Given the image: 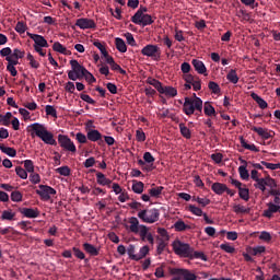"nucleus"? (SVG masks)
<instances>
[{
    "label": "nucleus",
    "mask_w": 280,
    "mask_h": 280,
    "mask_svg": "<svg viewBox=\"0 0 280 280\" xmlns=\"http://www.w3.org/2000/svg\"><path fill=\"white\" fill-rule=\"evenodd\" d=\"M231 185L238 188L240 199L244 200L245 202L249 201V189L243 187L242 183L233 178H231Z\"/></svg>",
    "instance_id": "14"
},
{
    "label": "nucleus",
    "mask_w": 280,
    "mask_h": 280,
    "mask_svg": "<svg viewBox=\"0 0 280 280\" xmlns=\"http://www.w3.org/2000/svg\"><path fill=\"white\" fill-rule=\"evenodd\" d=\"M250 170H253V162H244V164L238 167V174L240 176H250V174H248Z\"/></svg>",
    "instance_id": "24"
},
{
    "label": "nucleus",
    "mask_w": 280,
    "mask_h": 280,
    "mask_svg": "<svg viewBox=\"0 0 280 280\" xmlns=\"http://www.w3.org/2000/svg\"><path fill=\"white\" fill-rule=\"evenodd\" d=\"M173 250H175L176 255L184 258L191 257V253H194V249L189 246V244H184L180 241H175V243H173Z\"/></svg>",
    "instance_id": "7"
},
{
    "label": "nucleus",
    "mask_w": 280,
    "mask_h": 280,
    "mask_svg": "<svg viewBox=\"0 0 280 280\" xmlns=\"http://www.w3.org/2000/svg\"><path fill=\"white\" fill-rule=\"evenodd\" d=\"M27 30V25H25V23L23 22H18L15 25V32H18V34H25V31Z\"/></svg>",
    "instance_id": "50"
},
{
    "label": "nucleus",
    "mask_w": 280,
    "mask_h": 280,
    "mask_svg": "<svg viewBox=\"0 0 280 280\" xmlns=\"http://www.w3.org/2000/svg\"><path fill=\"white\" fill-rule=\"evenodd\" d=\"M161 95H166V97H176L178 95V90L173 86H163L160 90Z\"/></svg>",
    "instance_id": "22"
},
{
    "label": "nucleus",
    "mask_w": 280,
    "mask_h": 280,
    "mask_svg": "<svg viewBox=\"0 0 280 280\" xmlns=\"http://www.w3.org/2000/svg\"><path fill=\"white\" fill-rule=\"evenodd\" d=\"M191 65L199 75H207V66H205V62L199 59H192Z\"/></svg>",
    "instance_id": "18"
},
{
    "label": "nucleus",
    "mask_w": 280,
    "mask_h": 280,
    "mask_svg": "<svg viewBox=\"0 0 280 280\" xmlns=\"http://www.w3.org/2000/svg\"><path fill=\"white\" fill-rule=\"evenodd\" d=\"M45 110L46 115H49L50 117H58V112L54 108V106L46 105Z\"/></svg>",
    "instance_id": "52"
},
{
    "label": "nucleus",
    "mask_w": 280,
    "mask_h": 280,
    "mask_svg": "<svg viewBox=\"0 0 280 280\" xmlns=\"http://www.w3.org/2000/svg\"><path fill=\"white\" fill-rule=\"evenodd\" d=\"M168 273L173 277L171 280H200L199 276L188 269L168 268Z\"/></svg>",
    "instance_id": "5"
},
{
    "label": "nucleus",
    "mask_w": 280,
    "mask_h": 280,
    "mask_svg": "<svg viewBox=\"0 0 280 280\" xmlns=\"http://www.w3.org/2000/svg\"><path fill=\"white\" fill-rule=\"evenodd\" d=\"M194 91H200L202 89V81L199 77L196 78V80L191 83Z\"/></svg>",
    "instance_id": "63"
},
{
    "label": "nucleus",
    "mask_w": 280,
    "mask_h": 280,
    "mask_svg": "<svg viewBox=\"0 0 280 280\" xmlns=\"http://www.w3.org/2000/svg\"><path fill=\"white\" fill-rule=\"evenodd\" d=\"M116 49L120 51V54H126L128 51V47L126 46V42L121 37L115 38Z\"/></svg>",
    "instance_id": "27"
},
{
    "label": "nucleus",
    "mask_w": 280,
    "mask_h": 280,
    "mask_svg": "<svg viewBox=\"0 0 280 280\" xmlns=\"http://www.w3.org/2000/svg\"><path fill=\"white\" fill-rule=\"evenodd\" d=\"M279 211H280V206L279 205L269 202L268 203V209L264 210L262 215H264V218L271 219L272 214H275Z\"/></svg>",
    "instance_id": "19"
},
{
    "label": "nucleus",
    "mask_w": 280,
    "mask_h": 280,
    "mask_svg": "<svg viewBox=\"0 0 280 280\" xmlns=\"http://www.w3.org/2000/svg\"><path fill=\"white\" fill-rule=\"evenodd\" d=\"M0 150L1 152H3V154H7L8 156H16V151L14 150V148L5 147V144L3 143L0 144Z\"/></svg>",
    "instance_id": "35"
},
{
    "label": "nucleus",
    "mask_w": 280,
    "mask_h": 280,
    "mask_svg": "<svg viewBox=\"0 0 280 280\" xmlns=\"http://www.w3.org/2000/svg\"><path fill=\"white\" fill-rule=\"evenodd\" d=\"M219 248H221V250L229 253V254H233L235 252L234 247L229 244H221V245H219Z\"/></svg>",
    "instance_id": "58"
},
{
    "label": "nucleus",
    "mask_w": 280,
    "mask_h": 280,
    "mask_svg": "<svg viewBox=\"0 0 280 280\" xmlns=\"http://www.w3.org/2000/svg\"><path fill=\"white\" fill-rule=\"evenodd\" d=\"M0 56H2V58L11 57L12 56V48H10V47L2 48L0 50Z\"/></svg>",
    "instance_id": "60"
},
{
    "label": "nucleus",
    "mask_w": 280,
    "mask_h": 280,
    "mask_svg": "<svg viewBox=\"0 0 280 280\" xmlns=\"http://www.w3.org/2000/svg\"><path fill=\"white\" fill-rule=\"evenodd\" d=\"M188 258L191 259H200L201 261H208L207 255H205V253L202 252H194L191 253V256H189Z\"/></svg>",
    "instance_id": "41"
},
{
    "label": "nucleus",
    "mask_w": 280,
    "mask_h": 280,
    "mask_svg": "<svg viewBox=\"0 0 280 280\" xmlns=\"http://www.w3.org/2000/svg\"><path fill=\"white\" fill-rule=\"evenodd\" d=\"M252 130L253 132H257V135L265 140L272 139V137H275V131H270L261 127H252Z\"/></svg>",
    "instance_id": "17"
},
{
    "label": "nucleus",
    "mask_w": 280,
    "mask_h": 280,
    "mask_svg": "<svg viewBox=\"0 0 280 280\" xmlns=\"http://www.w3.org/2000/svg\"><path fill=\"white\" fill-rule=\"evenodd\" d=\"M234 213L247 214V213H249V208L241 206V205H235Z\"/></svg>",
    "instance_id": "47"
},
{
    "label": "nucleus",
    "mask_w": 280,
    "mask_h": 280,
    "mask_svg": "<svg viewBox=\"0 0 280 280\" xmlns=\"http://www.w3.org/2000/svg\"><path fill=\"white\" fill-rule=\"evenodd\" d=\"M230 190L225 184L215 183L212 184V191L215 192V195L221 196L225 194V191Z\"/></svg>",
    "instance_id": "25"
},
{
    "label": "nucleus",
    "mask_w": 280,
    "mask_h": 280,
    "mask_svg": "<svg viewBox=\"0 0 280 280\" xmlns=\"http://www.w3.org/2000/svg\"><path fill=\"white\" fill-rule=\"evenodd\" d=\"M143 187H144L143 183L133 180V183L131 184V191L136 194H142Z\"/></svg>",
    "instance_id": "38"
},
{
    "label": "nucleus",
    "mask_w": 280,
    "mask_h": 280,
    "mask_svg": "<svg viewBox=\"0 0 280 280\" xmlns=\"http://www.w3.org/2000/svg\"><path fill=\"white\" fill-rule=\"evenodd\" d=\"M26 35L34 40L35 45L34 47H49V44L47 43V39L43 35L33 34L27 32Z\"/></svg>",
    "instance_id": "16"
},
{
    "label": "nucleus",
    "mask_w": 280,
    "mask_h": 280,
    "mask_svg": "<svg viewBox=\"0 0 280 280\" xmlns=\"http://www.w3.org/2000/svg\"><path fill=\"white\" fill-rule=\"evenodd\" d=\"M261 165H264V167H266L267 170H280V164H273V163H268V162H261Z\"/></svg>",
    "instance_id": "59"
},
{
    "label": "nucleus",
    "mask_w": 280,
    "mask_h": 280,
    "mask_svg": "<svg viewBox=\"0 0 280 280\" xmlns=\"http://www.w3.org/2000/svg\"><path fill=\"white\" fill-rule=\"evenodd\" d=\"M80 98L83 102H86V104H91L92 106H95L96 102L92 97H90L88 94H80Z\"/></svg>",
    "instance_id": "57"
},
{
    "label": "nucleus",
    "mask_w": 280,
    "mask_h": 280,
    "mask_svg": "<svg viewBox=\"0 0 280 280\" xmlns=\"http://www.w3.org/2000/svg\"><path fill=\"white\" fill-rule=\"evenodd\" d=\"M75 25L80 27V30H95V27H97L95 21L88 18L78 19Z\"/></svg>",
    "instance_id": "15"
},
{
    "label": "nucleus",
    "mask_w": 280,
    "mask_h": 280,
    "mask_svg": "<svg viewBox=\"0 0 280 280\" xmlns=\"http://www.w3.org/2000/svg\"><path fill=\"white\" fill-rule=\"evenodd\" d=\"M125 38H126L128 45H130L131 47H135V45H137V42L135 40V36H132L131 33L125 34Z\"/></svg>",
    "instance_id": "61"
},
{
    "label": "nucleus",
    "mask_w": 280,
    "mask_h": 280,
    "mask_svg": "<svg viewBox=\"0 0 280 280\" xmlns=\"http://www.w3.org/2000/svg\"><path fill=\"white\" fill-rule=\"evenodd\" d=\"M240 141H241L242 148H244L245 150H249L250 152H259V148H257V145H255L254 143L248 144V142L244 139V137H241Z\"/></svg>",
    "instance_id": "28"
},
{
    "label": "nucleus",
    "mask_w": 280,
    "mask_h": 280,
    "mask_svg": "<svg viewBox=\"0 0 280 280\" xmlns=\"http://www.w3.org/2000/svg\"><path fill=\"white\" fill-rule=\"evenodd\" d=\"M252 100H254V102H256V104H258L259 108H261L262 110L268 108V103L261 98L259 95H257V93L253 92L250 94Z\"/></svg>",
    "instance_id": "26"
},
{
    "label": "nucleus",
    "mask_w": 280,
    "mask_h": 280,
    "mask_svg": "<svg viewBox=\"0 0 280 280\" xmlns=\"http://www.w3.org/2000/svg\"><path fill=\"white\" fill-rule=\"evenodd\" d=\"M250 178H253V180L256 182V184L254 186H255V188L260 189V191H265L266 187H275L276 186V182L270 177L258 178V177L254 176Z\"/></svg>",
    "instance_id": "13"
},
{
    "label": "nucleus",
    "mask_w": 280,
    "mask_h": 280,
    "mask_svg": "<svg viewBox=\"0 0 280 280\" xmlns=\"http://www.w3.org/2000/svg\"><path fill=\"white\" fill-rule=\"evenodd\" d=\"M265 252H266V247L264 246L253 247V249H250V255L257 256V255H261Z\"/></svg>",
    "instance_id": "55"
},
{
    "label": "nucleus",
    "mask_w": 280,
    "mask_h": 280,
    "mask_svg": "<svg viewBox=\"0 0 280 280\" xmlns=\"http://www.w3.org/2000/svg\"><path fill=\"white\" fill-rule=\"evenodd\" d=\"M10 119H12V113L8 112L4 116L0 114V124H2V126H8Z\"/></svg>",
    "instance_id": "44"
},
{
    "label": "nucleus",
    "mask_w": 280,
    "mask_h": 280,
    "mask_svg": "<svg viewBox=\"0 0 280 280\" xmlns=\"http://www.w3.org/2000/svg\"><path fill=\"white\" fill-rule=\"evenodd\" d=\"M24 167H25V172H28V174H32L34 172V162H32V160L24 161Z\"/></svg>",
    "instance_id": "54"
},
{
    "label": "nucleus",
    "mask_w": 280,
    "mask_h": 280,
    "mask_svg": "<svg viewBox=\"0 0 280 280\" xmlns=\"http://www.w3.org/2000/svg\"><path fill=\"white\" fill-rule=\"evenodd\" d=\"M88 140L92 142L102 141V133L97 129H88Z\"/></svg>",
    "instance_id": "21"
},
{
    "label": "nucleus",
    "mask_w": 280,
    "mask_h": 280,
    "mask_svg": "<svg viewBox=\"0 0 280 280\" xmlns=\"http://www.w3.org/2000/svg\"><path fill=\"white\" fill-rule=\"evenodd\" d=\"M12 202H21L22 201V192L19 190H14L11 192Z\"/></svg>",
    "instance_id": "49"
},
{
    "label": "nucleus",
    "mask_w": 280,
    "mask_h": 280,
    "mask_svg": "<svg viewBox=\"0 0 280 280\" xmlns=\"http://www.w3.org/2000/svg\"><path fill=\"white\" fill-rule=\"evenodd\" d=\"M58 143L60 148H62L66 152H71L72 154H75V152H78L75 143L71 141V138H69V136L59 135Z\"/></svg>",
    "instance_id": "8"
},
{
    "label": "nucleus",
    "mask_w": 280,
    "mask_h": 280,
    "mask_svg": "<svg viewBox=\"0 0 280 280\" xmlns=\"http://www.w3.org/2000/svg\"><path fill=\"white\" fill-rule=\"evenodd\" d=\"M137 218L141 219V221H143L147 224H154L160 220V210H141L137 213Z\"/></svg>",
    "instance_id": "6"
},
{
    "label": "nucleus",
    "mask_w": 280,
    "mask_h": 280,
    "mask_svg": "<svg viewBox=\"0 0 280 280\" xmlns=\"http://www.w3.org/2000/svg\"><path fill=\"white\" fill-rule=\"evenodd\" d=\"M20 213L23 214V217L28 218V219H35L38 218V210H35L33 208H22V210H20Z\"/></svg>",
    "instance_id": "23"
},
{
    "label": "nucleus",
    "mask_w": 280,
    "mask_h": 280,
    "mask_svg": "<svg viewBox=\"0 0 280 280\" xmlns=\"http://www.w3.org/2000/svg\"><path fill=\"white\" fill-rule=\"evenodd\" d=\"M28 128L31 137H34V135H36V137L42 139V141H44V143H46L47 145H58V142H56V139H54V133L49 132L44 125L39 122H34Z\"/></svg>",
    "instance_id": "2"
},
{
    "label": "nucleus",
    "mask_w": 280,
    "mask_h": 280,
    "mask_svg": "<svg viewBox=\"0 0 280 280\" xmlns=\"http://www.w3.org/2000/svg\"><path fill=\"white\" fill-rule=\"evenodd\" d=\"M52 49H54V51H57L58 54L65 52V46L62 44H60V42H56L52 45Z\"/></svg>",
    "instance_id": "62"
},
{
    "label": "nucleus",
    "mask_w": 280,
    "mask_h": 280,
    "mask_svg": "<svg viewBox=\"0 0 280 280\" xmlns=\"http://www.w3.org/2000/svg\"><path fill=\"white\" fill-rule=\"evenodd\" d=\"M83 78L86 80V82H89V84H93L94 82H97L93 73H91L89 70L84 72Z\"/></svg>",
    "instance_id": "53"
},
{
    "label": "nucleus",
    "mask_w": 280,
    "mask_h": 280,
    "mask_svg": "<svg viewBox=\"0 0 280 280\" xmlns=\"http://www.w3.org/2000/svg\"><path fill=\"white\" fill-rule=\"evenodd\" d=\"M83 250L86 252V254L91 255V256H98L100 252L96 247H94V245L85 243L83 244Z\"/></svg>",
    "instance_id": "30"
},
{
    "label": "nucleus",
    "mask_w": 280,
    "mask_h": 280,
    "mask_svg": "<svg viewBox=\"0 0 280 280\" xmlns=\"http://www.w3.org/2000/svg\"><path fill=\"white\" fill-rule=\"evenodd\" d=\"M179 132L184 139H191V130L185 126V122L179 124Z\"/></svg>",
    "instance_id": "32"
},
{
    "label": "nucleus",
    "mask_w": 280,
    "mask_h": 280,
    "mask_svg": "<svg viewBox=\"0 0 280 280\" xmlns=\"http://www.w3.org/2000/svg\"><path fill=\"white\" fill-rule=\"evenodd\" d=\"M165 267V265H161L160 267L155 268V272H154V277L158 279H162L165 277V273L163 271V268Z\"/></svg>",
    "instance_id": "56"
},
{
    "label": "nucleus",
    "mask_w": 280,
    "mask_h": 280,
    "mask_svg": "<svg viewBox=\"0 0 280 280\" xmlns=\"http://www.w3.org/2000/svg\"><path fill=\"white\" fill-rule=\"evenodd\" d=\"M163 191V186H154L149 189L150 197L160 198Z\"/></svg>",
    "instance_id": "36"
},
{
    "label": "nucleus",
    "mask_w": 280,
    "mask_h": 280,
    "mask_svg": "<svg viewBox=\"0 0 280 280\" xmlns=\"http://www.w3.org/2000/svg\"><path fill=\"white\" fill-rule=\"evenodd\" d=\"M96 185L102 187H112V179H108L104 176H98L96 177Z\"/></svg>",
    "instance_id": "37"
},
{
    "label": "nucleus",
    "mask_w": 280,
    "mask_h": 280,
    "mask_svg": "<svg viewBox=\"0 0 280 280\" xmlns=\"http://www.w3.org/2000/svg\"><path fill=\"white\" fill-rule=\"evenodd\" d=\"M226 80L232 84H237L240 82V77H237V70L231 69L226 74Z\"/></svg>",
    "instance_id": "29"
},
{
    "label": "nucleus",
    "mask_w": 280,
    "mask_h": 280,
    "mask_svg": "<svg viewBox=\"0 0 280 280\" xmlns=\"http://www.w3.org/2000/svg\"><path fill=\"white\" fill-rule=\"evenodd\" d=\"M196 110H198L199 113H202V98L186 97L183 105V112L185 113V115H188V117H190V115H194Z\"/></svg>",
    "instance_id": "3"
},
{
    "label": "nucleus",
    "mask_w": 280,
    "mask_h": 280,
    "mask_svg": "<svg viewBox=\"0 0 280 280\" xmlns=\"http://www.w3.org/2000/svg\"><path fill=\"white\" fill-rule=\"evenodd\" d=\"M189 229V225H186L183 220H178L175 222V231L176 232H184Z\"/></svg>",
    "instance_id": "40"
},
{
    "label": "nucleus",
    "mask_w": 280,
    "mask_h": 280,
    "mask_svg": "<svg viewBox=\"0 0 280 280\" xmlns=\"http://www.w3.org/2000/svg\"><path fill=\"white\" fill-rule=\"evenodd\" d=\"M150 248L148 245H144L143 247H141L139 249V254H133L131 255L130 259L133 261H140L142 260L144 257H147V255H149Z\"/></svg>",
    "instance_id": "20"
},
{
    "label": "nucleus",
    "mask_w": 280,
    "mask_h": 280,
    "mask_svg": "<svg viewBox=\"0 0 280 280\" xmlns=\"http://www.w3.org/2000/svg\"><path fill=\"white\" fill-rule=\"evenodd\" d=\"M208 89H210L212 91V93H214V95H218L221 91L220 85L214 81H210L208 83Z\"/></svg>",
    "instance_id": "45"
},
{
    "label": "nucleus",
    "mask_w": 280,
    "mask_h": 280,
    "mask_svg": "<svg viewBox=\"0 0 280 280\" xmlns=\"http://www.w3.org/2000/svg\"><path fill=\"white\" fill-rule=\"evenodd\" d=\"M138 165L145 172H152L154 170V156L150 152L143 154V160H138Z\"/></svg>",
    "instance_id": "12"
},
{
    "label": "nucleus",
    "mask_w": 280,
    "mask_h": 280,
    "mask_svg": "<svg viewBox=\"0 0 280 280\" xmlns=\"http://www.w3.org/2000/svg\"><path fill=\"white\" fill-rule=\"evenodd\" d=\"M11 57L15 58L16 60L21 58H25V51H22L21 49L15 48L13 52H11Z\"/></svg>",
    "instance_id": "51"
},
{
    "label": "nucleus",
    "mask_w": 280,
    "mask_h": 280,
    "mask_svg": "<svg viewBox=\"0 0 280 280\" xmlns=\"http://www.w3.org/2000/svg\"><path fill=\"white\" fill-rule=\"evenodd\" d=\"M72 253L75 258H78L80 260H85V262L89 261L88 259H85V254L83 252H81V249L79 247H72Z\"/></svg>",
    "instance_id": "39"
},
{
    "label": "nucleus",
    "mask_w": 280,
    "mask_h": 280,
    "mask_svg": "<svg viewBox=\"0 0 280 280\" xmlns=\"http://www.w3.org/2000/svg\"><path fill=\"white\" fill-rule=\"evenodd\" d=\"M75 139L77 141H79V143H86V141L89 140V138L82 132H78L75 135Z\"/></svg>",
    "instance_id": "64"
},
{
    "label": "nucleus",
    "mask_w": 280,
    "mask_h": 280,
    "mask_svg": "<svg viewBox=\"0 0 280 280\" xmlns=\"http://www.w3.org/2000/svg\"><path fill=\"white\" fill-rule=\"evenodd\" d=\"M156 240H158V247L155 248V253L158 255H162L163 252L165 250V247H167V243H165V241L160 236H158Z\"/></svg>",
    "instance_id": "34"
},
{
    "label": "nucleus",
    "mask_w": 280,
    "mask_h": 280,
    "mask_svg": "<svg viewBox=\"0 0 280 280\" xmlns=\"http://www.w3.org/2000/svg\"><path fill=\"white\" fill-rule=\"evenodd\" d=\"M131 21L135 23V25H142V27H147V25H152V23H154L152 15H141V13H135L133 16H131Z\"/></svg>",
    "instance_id": "11"
},
{
    "label": "nucleus",
    "mask_w": 280,
    "mask_h": 280,
    "mask_svg": "<svg viewBox=\"0 0 280 280\" xmlns=\"http://www.w3.org/2000/svg\"><path fill=\"white\" fill-rule=\"evenodd\" d=\"M70 67H71V70L68 71L69 80H72V82H75V80L84 79V73H86V68H84V66L80 65L78 60L72 59L70 60Z\"/></svg>",
    "instance_id": "4"
},
{
    "label": "nucleus",
    "mask_w": 280,
    "mask_h": 280,
    "mask_svg": "<svg viewBox=\"0 0 280 280\" xmlns=\"http://www.w3.org/2000/svg\"><path fill=\"white\" fill-rule=\"evenodd\" d=\"M14 217H16V214L14 212H12L10 210H5L1 214V220H3V221H12L14 219Z\"/></svg>",
    "instance_id": "43"
},
{
    "label": "nucleus",
    "mask_w": 280,
    "mask_h": 280,
    "mask_svg": "<svg viewBox=\"0 0 280 280\" xmlns=\"http://www.w3.org/2000/svg\"><path fill=\"white\" fill-rule=\"evenodd\" d=\"M142 56L153 58V60H161V48L156 45L149 44L141 50Z\"/></svg>",
    "instance_id": "9"
},
{
    "label": "nucleus",
    "mask_w": 280,
    "mask_h": 280,
    "mask_svg": "<svg viewBox=\"0 0 280 280\" xmlns=\"http://www.w3.org/2000/svg\"><path fill=\"white\" fill-rule=\"evenodd\" d=\"M147 84L154 86V89L158 90L159 93L161 92V89L163 88V83H161V81H159L152 77H149L147 79Z\"/></svg>",
    "instance_id": "33"
},
{
    "label": "nucleus",
    "mask_w": 280,
    "mask_h": 280,
    "mask_svg": "<svg viewBox=\"0 0 280 280\" xmlns=\"http://www.w3.org/2000/svg\"><path fill=\"white\" fill-rule=\"evenodd\" d=\"M203 113L207 115V117H215V108L211 106V103L206 102L203 105Z\"/></svg>",
    "instance_id": "31"
},
{
    "label": "nucleus",
    "mask_w": 280,
    "mask_h": 280,
    "mask_svg": "<svg viewBox=\"0 0 280 280\" xmlns=\"http://www.w3.org/2000/svg\"><path fill=\"white\" fill-rule=\"evenodd\" d=\"M189 212L194 213L197 217H203L207 213H203L201 208H198L194 205L189 206Z\"/></svg>",
    "instance_id": "48"
},
{
    "label": "nucleus",
    "mask_w": 280,
    "mask_h": 280,
    "mask_svg": "<svg viewBox=\"0 0 280 280\" xmlns=\"http://www.w3.org/2000/svg\"><path fill=\"white\" fill-rule=\"evenodd\" d=\"M26 60H28L32 69H38V67H40V63L36 59H34V56L30 52L27 54Z\"/></svg>",
    "instance_id": "42"
},
{
    "label": "nucleus",
    "mask_w": 280,
    "mask_h": 280,
    "mask_svg": "<svg viewBox=\"0 0 280 280\" xmlns=\"http://www.w3.org/2000/svg\"><path fill=\"white\" fill-rule=\"evenodd\" d=\"M56 173L60 174V176H69L71 168H69V166H61L56 170Z\"/></svg>",
    "instance_id": "46"
},
{
    "label": "nucleus",
    "mask_w": 280,
    "mask_h": 280,
    "mask_svg": "<svg viewBox=\"0 0 280 280\" xmlns=\"http://www.w3.org/2000/svg\"><path fill=\"white\" fill-rule=\"evenodd\" d=\"M57 191L52 187L40 185L36 189V195H38L42 201H48L51 197L56 196Z\"/></svg>",
    "instance_id": "10"
},
{
    "label": "nucleus",
    "mask_w": 280,
    "mask_h": 280,
    "mask_svg": "<svg viewBox=\"0 0 280 280\" xmlns=\"http://www.w3.org/2000/svg\"><path fill=\"white\" fill-rule=\"evenodd\" d=\"M129 230L133 234H139L142 242H149L150 246H154V236L149 232L147 225H140L137 217H131L128 221Z\"/></svg>",
    "instance_id": "1"
}]
</instances>
